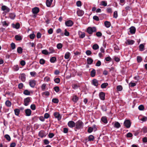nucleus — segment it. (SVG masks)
<instances>
[{
    "mask_svg": "<svg viewBox=\"0 0 147 147\" xmlns=\"http://www.w3.org/2000/svg\"><path fill=\"white\" fill-rule=\"evenodd\" d=\"M75 128L77 129H79L83 128L84 126V123L81 120H79L76 123Z\"/></svg>",
    "mask_w": 147,
    "mask_h": 147,
    "instance_id": "f257e3e1",
    "label": "nucleus"
},
{
    "mask_svg": "<svg viewBox=\"0 0 147 147\" xmlns=\"http://www.w3.org/2000/svg\"><path fill=\"white\" fill-rule=\"evenodd\" d=\"M96 31V29L95 27H89L87 29V32L89 34H92L93 32Z\"/></svg>",
    "mask_w": 147,
    "mask_h": 147,
    "instance_id": "f03ea898",
    "label": "nucleus"
},
{
    "mask_svg": "<svg viewBox=\"0 0 147 147\" xmlns=\"http://www.w3.org/2000/svg\"><path fill=\"white\" fill-rule=\"evenodd\" d=\"M124 125L127 128H129L131 125V123L129 120H126L124 122Z\"/></svg>",
    "mask_w": 147,
    "mask_h": 147,
    "instance_id": "7ed1b4c3",
    "label": "nucleus"
},
{
    "mask_svg": "<svg viewBox=\"0 0 147 147\" xmlns=\"http://www.w3.org/2000/svg\"><path fill=\"white\" fill-rule=\"evenodd\" d=\"M24 105L25 106L28 105L29 103L31 102V98L28 97L24 99Z\"/></svg>",
    "mask_w": 147,
    "mask_h": 147,
    "instance_id": "20e7f679",
    "label": "nucleus"
},
{
    "mask_svg": "<svg viewBox=\"0 0 147 147\" xmlns=\"http://www.w3.org/2000/svg\"><path fill=\"white\" fill-rule=\"evenodd\" d=\"M76 123L72 121H70L68 122L67 125L70 128H72L75 127L76 125Z\"/></svg>",
    "mask_w": 147,
    "mask_h": 147,
    "instance_id": "39448f33",
    "label": "nucleus"
},
{
    "mask_svg": "<svg viewBox=\"0 0 147 147\" xmlns=\"http://www.w3.org/2000/svg\"><path fill=\"white\" fill-rule=\"evenodd\" d=\"M29 84L32 88L34 87L36 84V81L34 80H30L29 81Z\"/></svg>",
    "mask_w": 147,
    "mask_h": 147,
    "instance_id": "423d86ee",
    "label": "nucleus"
},
{
    "mask_svg": "<svg viewBox=\"0 0 147 147\" xmlns=\"http://www.w3.org/2000/svg\"><path fill=\"white\" fill-rule=\"evenodd\" d=\"M84 12L82 10L78 9L77 11V13L79 16H82L84 14Z\"/></svg>",
    "mask_w": 147,
    "mask_h": 147,
    "instance_id": "0eeeda50",
    "label": "nucleus"
},
{
    "mask_svg": "<svg viewBox=\"0 0 147 147\" xmlns=\"http://www.w3.org/2000/svg\"><path fill=\"white\" fill-rule=\"evenodd\" d=\"M54 115L55 118L57 119L58 120H60L61 119V116L59 113L57 112H55L54 113Z\"/></svg>",
    "mask_w": 147,
    "mask_h": 147,
    "instance_id": "6e6552de",
    "label": "nucleus"
},
{
    "mask_svg": "<svg viewBox=\"0 0 147 147\" xmlns=\"http://www.w3.org/2000/svg\"><path fill=\"white\" fill-rule=\"evenodd\" d=\"M66 26H71L73 24V22L71 20H69L66 22L65 23Z\"/></svg>",
    "mask_w": 147,
    "mask_h": 147,
    "instance_id": "1a4fd4ad",
    "label": "nucleus"
},
{
    "mask_svg": "<svg viewBox=\"0 0 147 147\" xmlns=\"http://www.w3.org/2000/svg\"><path fill=\"white\" fill-rule=\"evenodd\" d=\"M135 42L134 40L130 39H127L126 40L125 43L128 45H132Z\"/></svg>",
    "mask_w": 147,
    "mask_h": 147,
    "instance_id": "9d476101",
    "label": "nucleus"
},
{
    "mask_svg": "<svg viewBox=\"0 0 147 147\" xmlns=\"http://www.w3.org/2000/svg\"><path fill=\"white\" fill-rule=\"evenodd\" d=\"M1 9L5 12H8L10 11V9L7 6L3 5L1 7Z\"/></svg>",
    "mask_w": 147,
    "mask_h": 147,
    "instance_id": "9b49d317",
    "label": "nucleus"
},
{
    "mask_svg": "<svg viewBox=\"0 0 147 147\" xmlns=\"http://www.w3.org/2000/svg\"><path fill=\"white\" fill-rule=\"evenodd\" d=\"M99 97L102 100H104L105 99V94L102 92H100L99 94Z\"/></svg>",
    "mask_w": 147,
    "mask_h": 147,
    "instance_id": "f8f14e48",
    "label": "nucleus"
},
{
    "mask_svg": "<svg viewBox=\"0 0 147 147\" xmlns=\"http://www.w3.org/2000/svg\"><path fill=\"white\" fill-rule=\"evenodd\" d=\"M11 26L13 28L17 29L20 28V24L18 22L16 24L13 23L12 24Z\"/></svg>",
    "mask_w": 147,
    "mask_h": 147,
    "instance_id": "ddd939ff",
    "label": "nucleus"
},
{
    "mask_svg": "<svg viewBox=\"0 0 147 147\" xmlns=\"http://www.w3.org/2000/svg\"><path fill=\"white\" fill-rule=\"evenodd\" d=\"M78 34L79 36V37L80 38H83L85 36V34L84 32H82L81 31H79L78 32Z\"/></svg>",
    "mask_w": 147,
    "mask_h": 147,
    "instance_id": "4468645a",
    "label": "nucleus"
},
{
    "mask_svg": "<svg viewBox=\"0 0 147 147\" xmlns=\"http://www.w3.org/2000/svg\"><path fill=\"white\" fill-rule=\"evenodd\" d=\"M25 113L26 116H29L31 115L32 111L30 109H27L25 110Z\"/></svg>",
    "mask_w": 147,
    "mask_h": 147,
    "instance_id": "2eb2a0df",
    "label": "nucleus"
},
{
    "mask_svg": "<svg viewBox=\"0 0 147 147\" xmlns=\"http://www.w3.org/2000/svg\"><path fill=\"white\" fill-rule=\"evenodd\" d=\"M129 32L131 34H133L135 33L136 29L135 27L131 26L129 28Z\"/></svg>",
    "mask_w": 147,
    "mask_h": 147,
    "instance_id": "dca6fc26",
    "label": "nucleus"
},
{
    "mask_svg": "<svg viewBox=\"0 0 147 147\" xmlns=\"http://www.w3.org/2000/svg\"><path fill=\"white\" fill-rule=\"evenodd\" d=\"M20 78L23 82H24L26 80V75L24 74H21Z\"/></svg>",
    "mask_w": 147,
    "mask_h": 147,
    "instance_id": "f3484780",
    "label": "nucleus"
},
{
    "mask_svg": "<svg viewBox=\"0 0 147 147\" xmlns=\"http://www.w3.org/2000/svg\"><path fill=\"white\" fill-rule=\"evenodd\" d=\"M39 9L37 7H34L32 9V12L34 14L37 13L39 12Z\"/></svg>",
    "mask_w": 147,
    "mask_h": 147,
    "instance_id": "a211bd4d",
    "label": "nucleus"
},
{
    "mask_svg": "<svg viewBox=\"0 0 147 147\" xmlns=\"http://www.w3.org/2000/svg\"><path fill=\"white\" fill-rule=\"evenodd\" d=\"M38 136L41 138L45 136L44 132L43 131H40L38 133Z\"/></svg>",
    "mask_w": 147,
    "mask_h": 147,
    "instance_id": "6ab92c4d",
    "label": "nucleus"
},
{
    "mask_svg": "<svg viewBox=\"0 0 147 147\" xmlns=\"http://www.w3.org/2000/svg\"><path fill=\"white\" fill-rule=\"evenodd\" d=\"M92 84L94 86H97L98 85V81L96 79H94L92 80Z\"/></svg>",
    "mask_w": 147,
    "mask_h": 147,
    "instance_id": "aec40b11",
    "label": "nucleus"
},
{
    "mask_svg": "<svg viewBox=\"0 0 147 147\" xmlns=\"http://www.w3.org/2000/svg\"><path fill=\"white\" fill-rule=\"evenodd\" d=\"M53 0H47L46 4L48 7H50L51 5Z\"/></svg>",
    "mask_w": 147,
    "mask_h": 147,
    "instance_id": "412c9836",
    "label": "nucleus"
},
{
    "mask_svg": "<svg viewBox=\"0 0 147 147\" xmlns=\"http://www.w3.org/2000/svg\"><path fill=\"white\" fill-rule=\"evenodd\" d=\"M15 38L17 40H21L22 39V37L21 36L19 35H17L15 36Z\"/></svg>",
    "mask_w": 147,
    "mask_h": 147,
    "instance_id": "4be33fe9",
    "label": "nucleus"
},
{
    "mask_svg": "<svg viewBox=\"0 0 147 147\" xmlns=\"http://www.w3.org/2000/svg\"><path fill=\"white\" fill-rule=\"evenodd\" d=\"M105 26L107 28L110 27L111 25V23L109 21H106L104 22Z\"/></svg>",
    "mask_w": 147,
    "mask_h": 147,
    "instance_id": "5701e85b",
    "label": "nucleus"
},
{
    "mask_svg": "<svg viewBox=\"0 0 147 147\" xmlns=\"http://www.w3.org/2000/svg\"><path fill=\"white\" fill-rule=\"evenodd\" d=\"M101 120L105 123L106 124L108 122L107 118L106 117H102L101 118Z\"/></svg>",
    "mask_w": 147,
    "mask_h": 147,
    "instance_id": "b1692460",
    "label": "nucleus"
},
{
    "mask_svg": "<svg viewBox=\"0 0 147 147\" xmlns=\"http://www.w3.org/2000/svg\"><path fill=\"white\" fill-rule=\"evenodd\" d=\"M71 55L70 53L69 52H67L65 55V58L66 59H68L69 58L70 56Z\"/></svg>",
    "mask_w": 147,
    "mask_h": 147,
    "instance_id": "393cba45",
    "label": "nucleus"
},
{
    "mask_svg": "<svg viewBox=\"0 0 147 147\" xmlns=\"http://www.w3.org/2000/svg\"><path fill=\"white\" fill-rule=\"evenodd\" d=\"M114 127L117 128H119L121 127V125L118 122H116L114 123Z\"/></svg>",
    "mask_w": 147,
    "mask_h": 147,
    "instance_id": "a878e982",
    "label": "nucleus"
},
{
    "mask_svg": "<svg viewBox=\"0 0 147 147\" xmlns=\"http://www.w3.org/2000/svg\"><path fill=\"white\" fill-rule=\"evenodd\" d=\"M56 57H53L50 58V61L51 63H54L56 61Z\"/></svg>",
    "mask_w": 147,
    "mask_h": 147,
    "instance_id": "bb28decb",
    "label": "nucleus"
},
{
    "mask_svg": "<svg viewBox=\"0 0 147 147\" xmlns=\"http://www.w3.org/2000/svg\"><path fill=\"white\" fill-rule=\"evenodd\" d=\"M144 45L143 44H141L139 46V48L140 51H143L144 50Z\"/></svg>",
    "mask_w": 147,
    "mask_h": 147,
    "instance_id": "cd10ccee",
    "label": "nucleus"
},
{
    "mask_svg": "<svg viewBox=\"0 0 147 147\" xmlns=\"http://www.w3.org/2000/svg\"><path fill=\"white\" fill-rule=\"evenodd\" d=\"M15 114L17 116H18L20 114V111L19 109H16L14 110Z\"/></svg>",
    "mask_w": 147,
    "mask_h": 147,
    "instance_id": "c85d7f7f",
    "label": "nucleus"
},
{
    "mask_svg": "<svg viewBox=\"0 0 147 147\" xmlns=\"http://www.w3.org/2000/svg\"><path fill=\"white\" fill-rule=\"evenodd\" d=\"M92 48L94 50H96L99 49V47L97 44H95L93 45Z\"/></svg>",
    "mask_w": 147,
    "mask_h": 147,
    "instance_id": "c756f323",
    "label": "nucleus"
},
{
    "mask_svg": "<svg viewBox=\"0 0 147 147\" xmlns=\"http://www.w3.org/2000/svg\"><path fill=\"white\" fill-rule=\"evenodd\" d=\"M23 49L20 47H18L17 49V51L18 53L20 54H22V53Z\"/></svg>",
    "mask_w": 147,
    "mask_h": 147,
    "instance_id": "7c9ffc66",
    "label": "nucleus"
},
{
    "mask_svg": "<svg viewBox=\"0 0 147 147\" xmlns=\"http://www.w3.org/2000/svg\"><path fill=\"white\" fill-rule=\"evenodd\" d=\"M87 63L89 64H91L93 62V60L91 58H88L87 60Z\"/></svg>",
    "mask_w": 147,
    "mask_h": 147,
    "instance_id": "2f4dec72",
    "label": "nucleus"
},
{
    "mask_svg": "<svg viewBox=\"0 0 147 147\" xmlns=\"http://www.w3.org/2000/svg\"><path fill=\"white\" fill-rule=\"evenodd\" d=\"M5 104L6 106L8 107H10L11 106V102L9 100H7L5 102Z\"/></svg>",
    "mask_w": 147,
    "mask_h": 147,
    "instance_id": "473e14b6",
    "label": "nucleus"
},
{
    "mask_svg": "<svg viewBox=\"0 0 147 147\" xmlns=\"http://www.w3.org/2000/svg\"><path fill=\"white\" fill-rule=\"evenodd\" d=\"M16 17L15 14L13 13H11L9 14V17L11 19H14Z\"/></svg>",
    "mask_w": 147,
    "mask_h": 147,
    "instance_id": "72a5a7b5",
    "label": "nucleus"
},
{
    "mask_svg": "<svg viewBox=\"0 0 147 147\" xmlns=\"http://www.w3.org/2000/svg\"><path fill=\"white\" fill-rule=\"evenodd\" d=\"M108 85V84L107 83H104L101 85V87L102 88H105Z\"/></svg>",
    "mask_w": 147,
    "mask_h": 147,
    "instance_id": "f704fd0d",
    "label": "nucleus"
},
{
    "mask_svg": "<svg viewBox=\"0 0 147 147\" xmlns=\"http://www.w3.org/2000/svg\"><path fill=\"white\" fill-rule=\"evenodd\" d=\"M23 93L25 95H30V92L28 90H25L23 92Z\"/></svg>",
    "mask_w": 147,
    "mask_h": 147,
    "instance_id": "c9c22d12",
    "label": "nucleus"
},
{
    "mask_svg": "<svg viewBox=\"0 0 147 147\" xmlns=\"http://www.w3.org/2000/svg\"><path fill=\"white\" fill-rule=\"evenodd\" d=\"M96 73L95 70L93 69L91 71V76L92 77H94L95 76Z\"/></svg>",
    "mask_w": 147,
    "mask_h": 147,
    "instance_id": "e433bc0d",
    "label": "nucleus"
},
{
    "mask_svg": "<svg viewBox=\"0 0 147 147\" xmlns=\"http://www.w3.org/2000/svg\"><path fill=\"white\" fill-rule=\"evenodd\" d=\"M46 61L45 60L43 59H40L39 61V63L41 65H44Z\"/></svg>",
    "mask_w": 147,
    "mask_h": 147,
    "instance_id": "4c0bfd02",
    "label": "nucleus"
},
{
    "mask_svg": "<svg viewBox=\"0 0 147 147\" xmlns=\"http://www.w3.org/2000/svg\"><path fill=\"white\" fill-rule=\"evenodd\" d=\"M78 98L77 96H73L72 100L74 102H76L78 101Z\"/></svg>",
    "mask_w": 147,
    "mask_h": 147,
    "instance_id": "58836bf2",
    "label": "nucleus"
},
{
    "mask_svg": "<svg viewBox=\"0 0 147 147\" xmlns=\"http://www.w3.org/2000/svg\"><path fill=\"white\" fill-rule=\"evenodd\" d=\"M42 53L45 55H47L49 54V52L47 50H44L42 51Z\"/></svg>",
    "mask_w": 147,
    "mask_h": 147,
    "instance_id": "ea45409f",
    "label": "nucleus"
},
{
    "mask_svg": "<svg viewBox=\"0 0 147 147\" xmlns=\"http://www.w3.org/2000/svg\"><path fill=\"white\" fill-rule=\"evenodd\" d=\"M107 3L106 1H102L101 2V5L106 6L107 5Z\"/></svg>",
    "mask_w": 147,
    "mask_h": 147,
    "instance_id": "a19ab883",
    "label": "nucleus"
},
{
    "mask_svg": "<svg viewBox=\"0 0 147 147\" xmlns=\"http://www.w3.org/2000/svg\"><path fill=\"white\" fill-rule=\"evenodd\" d=\"M123 88L121 86L119 85L117 86V89L118 91H121L122 90Z\"/></svg>",
    "mask_w": 147,
    "mask_h": 147,
    "instance_id": "79ce46f5",
    "label": "nucleus"
},
{
    "mask_svg": "<svg viewBox=\"0 0 147 147\" xmlns=\"http://www.w3.org/2000/svg\"><path fill=\"white\" fill-rule=\"evenodd\" d=\"M136 84L135 83L131 82L129 83V86L130 87H133L136 86Z\"/></svg>",
    "mask_w": 147,
    "mask_h": 147,
    "instance_id": "37998d69",
    "label": "nucleus"
},
{
    "mask_svg": "<svg viewBox=\"0 0 147 147\" xmlns=\"http://www.w3.org/2000/svg\"><path fill=\"white\" fill-rule=\"evenodd\" d=\"M113 46L115 51L116 52H117V51L119 50V47L116 45H114Z\"/></svg>",
    "mask_w": 147,
    "mask_h": 147,
    "instance_id": "c03bdc74",
    "label": "nucleus"
},
{
    "mask_svg": "<svg viewBox=\"0 0 147 147\" xmlns=\"http://www.w3.org/2000/svg\"><path fill=\"white\" fill-rule=\"evenodd\" d=\"M94 139V137L92 135H90L88 137V140L89 141H93Z\"/></svg>",
    "mask_w": 147,
    "mask_h": 147,
    "instance_id": "a18cd8bd",
    "label": "nucleus"
},
{
    "mask_svg": "<svg viewBox=\"0 0 147 147\" xmlns=\"http://www.w3.org/2000/svg\"><path fill=\"white\" fill-rule=\"evenodd\" d=\"M49 54L53 53L54 52V50L53 48L52 47H50L49 48Z\"/></svg>",
    "mask_w": 147,
    "mask_h": 147,
    "instance_id": "49530a36",
    "label": "nucleus"
},
{
    "mask_svg": "<svg viewBox=\"0 0 147 147\" xmlns=\"http://www.w3.org/2000/svg\"><path fill=\"white\" fill-rule=\"evenodd\" d=\"M137 61L138 63H140L141 62L142 60V57L139 56H138L137 57Z\"/></svg>",
    "mask_w": 147,
    "mask_h": 147,
    "instance_id": "de8ad7c7",
    "label": "nucleus"
},
{
    "mask_svg": "<svg viewBox=\"0 0 147 147\" xmlns=\"http://www.w3.org/2000/svg\"><path fill=\"white\" fill-rule=\"evenodd\" d=\"M79 86L76 84H73L72 85V88L74 89H77L79 87Z\"/></svg>",
    "mask_w": 147,
    "mask_h": 147,
    "instance_id": "09e8293b",
    "label": "nucleus"
},
{
    "mask_svg": "<svg viewBox=\"0 0 147 147\" xmlns=\"http://www.w3.org/2000/svg\"><path fill=\"white\" fill-rule=\"evenodd\" d=\"M30 75L32 77H34L37 75L35 71H32L30 73Z\"/></svg>",
    "mask_w": 147,
    "mask_h": 147,
    "instance_id": "8fccbe9b",
    "label": "nucleus"
},
{
    "mask_svg": "<svg viewBox=\"0 0 147 147\" xmlns=\"http://www.w3.org/2000/svg\"><path fill=\"white\" fill-rule=\"evenodd\" d=\"M64 34L66 36H69V32L67 31L66 29H65L64 30Z\"/></svg>",
    "mask_w": 147,
    "mask_h": 147,
    "instance_id": "3c124183",
    "label": "nucleus"
},
{
    "mask_svg": "<svg viewBox=\"0 0 147 147\" xmlns=\"http://www.w3.org/2000/svg\"><path fill=\"white\" fill-rule=\"evenodd\" d=\"M5 137L8 141H10L11 140L10 136L7 134L5 135Z\"/></svg>",
    "mask_w": 147,
    "mask_h": 147,
    "instance_id": "603ef678",
    "label": "nucleus"
},
{
    "mask_svg": "<svg viewBox=\"0 0 147 147\" xmlns=\"http://www.w3.org/2000/svg\"><path fill=\"white\" fill-rule=\"evenodd\" d=\"M57 47L58 49H60L62 47V45L60 43L58 44L57 45Z\"/></svg>",
    "mask_w": 147,
    "mask_h": 147,
    "instance_id": "864d4df0",
    "label": "nucleus"
},
{
    "mask_svg": "<svg viewBox=\"0 0 147 147\" xmlns=\"http://www.w3.org/2000/svg\"><path fill=\"white\" fill-rule=\"evenodd\" d=\"M54 90L57 92H58L59 91V87L56 86L54 88Z\"/></svg>",
    "mask_w": 147,
    "mask_h": 147,
    "instance_id": "5fc2aeb1",
    "label": "nucleus"
},
{
    "mask_svg": "<svg viewBox=\"0 0 147 147\" xmlns=\"http://www.w3.org/2000/svg\"><path fill=\"white\" fill-rule=\"evenodd\" d=\"M118 17L117 12V11H115L114 12L113 17L115 18H117Z\"/></svg>",
    "mask_w": 147,
    "mask_h": 147,
    "instance_id": "6e6d98bb",
    "label": "nucleus"
},
{
    "mask_svg": "<svg viewBox=\"0 0 147 147\" xmlns=\"http://www.w3.org/2000/svg\"><path fill=\"white\" fill-rule=\"evenodd\" d=\"M54 81L56 83L58 84L60 82V79L59 78H57L54 80Z\"/></svg>",
    "mask_w": 147,
    "mask_h": 147,
    "instance_id": "4d7b16f0",
    "label": "nucleus"
},
{
    "mask_svg": "<svg viewBox=\"0 0 147 147\" xmlns=\"http://www.w3.org/2000/svg\"><path fill=\"white\" fill-rule=\"evenodd\" d=\"M11 47L12 49H15L16 48V45L14 43H12L11 44Z\"/></svg>",
    "mask_w": 147,
    "mask_h": 147,
    "instance_id": "13d9d810",
    "label": "nucleus"
},
{
    "mask_svg": "<svg viewBox=\"0 0 147 147\" xmlns=\"http://www.w3.org/2000/svg\"><path fill=\"white\" fill-rule=\"evenodd\" d=\"M52 101L53 102L56 103H57L59 102L58 100L56 98H53L52 100Z\"/></svg>",
    "mask_w": 147,
    "mask_h": 147,
    "instance_id": "bf43d9fd",
    "label": "nucleus"
},
{
    "mask_svg": "<svg viewBox=\"0 0 147 147\" xmlns=\"http://www.w3.org/2000/svg\"><path fill=\"white\" fill-rule=\"evenodd\" d=\"M31 109L33 110H34L36 109V106L34 104H32L30 106Z\"/></svg>",
    "mask_w": 147,
    "mask_h": 147,
    "instance_id": "052dcab7",
    "label": "nucleus"
},
{
    "mask_svg": "<svg viewBox=\"0 0 147 147\" xmlns=\"http://www.w3.org/2000/svg\"><path fill=\"white\" fill-rule=\"evenodd\" d=\"M13 68L16 71L18 70L19 69L18 66L17 65H14L13 66Z\"/></svg>",
    "mask_w": 147,
    "mask_h": 147,
    "instance_id": "680f3d73",
    "label": "nucleus"
},
{
    "mask_svg": "<svg viewBox=\"0 0 147 147\" xmlns=\"http://www.w3.org/2000/svg\"><path fill=\"white\" fill-rule=\"evenodd\" d=\"M138 109L139 110L142 111L144 109V107L142 105H141L138 107Z\"/></svg>",
    "mask_w": 147,
    "mask_h": 147,
    "instance_id": "e2e57ef3",
    "label": "nucleus"
},
{
    "mask_svg": "<svg viewBox=\"0 0 147 147\" xmlns=\"http://www.w3.org/2000/svg\"><path fill=\"white\" fill-rule=\"evenodd\" d=\"M93 19L96 21H98L99 20V18L96 16H94L93 17Z\"/></svg>",
    "mask_w": 147,
    "mask_h": 147,
    "instance_id": "0e129e2a",
    "label": "nucleus"
},
{
    "mask_svg": "<svg viewBox=\"0 0 147 147\" xmlns=\"http://www.w3.org/2000/svg\"><path fill=\"white\" fill-rule=\"evenodd\" d=\"M93 131V129L91 127H88V132L89 133H90L92 132Z\"/></svg>",
    "mask_w": 147,
    "mask_h": 147,
    "instance_id": "69168bd1",
    "label": "nucleus"
},
{
    "mask_svg": "<svg viewBox=\"0 0 147 147\" xmlns=\"http://www.w3.org/2000/svg\"><path fill=\"white\" fill-rule=\"evenodd\" d=\"M96 35L98 37H100L102 36V34L100 32H98L96 33Z\"/></svg>",
    "mask_w": 147,
    "mask_h": 147,
    "instance_id": "338daca9",
    "label": "nucleus"
},
{
    "mask_svg": "<svg viewBox=\"0 0 147 147\" xmlns=\"http://www.w3.org/2000/svg\"><path fill=\"white\" fill-rule=\"evenodd\" d=\"M106 61H111V58L109 57H108L105 58V59Z\"/></svg>",
    "mask_w": 147,
    "mask_h": 147,
    "instance_id": "774afa93",
    "label": "nucleus"
}]
</instances>
